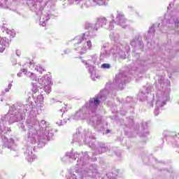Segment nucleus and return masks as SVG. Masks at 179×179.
Segmentation results:
<instances>
[{"label":"nucleus","mask_w":179,"mask_h":179,"mask_svg":"<svg viewBox=\"0 0 179 179\" xmlns=\"http://www.w3.org/2000/svg\"><path fill=\"white\" fill-rule=\"evenodd\" d=\"M110 18L112 19V21H110L109 22V27L107 29H108V30L112 31V30H114V24L115 23V20H114V15L113 14L110 15Z\"/></svg>","instance_id":"obj_28"},{"label":"nucleus","mask_w":179,"mask_h":179,"mask_svg":"<svg viewBox=\"0 0 179 179\" xmlns=\"http://www.w3.org/2000/svg\"><path fill=\"white\" fill-rule=\"evenodd\" d=\"M136 132L143 138H146L149 135V131H148V122H143L139 129H136Z\"/></svg>","instance_id":"obj_17"},{"label":"nucleus","mask_w":179,"mask_h":179,"mask_svg":"<svg viewBox=\"0 0 179 179\" xmlns=\"http://www.w3.org/2000/svg\"><path fill=\"white\" fill-rule=\"evenodd\" d=\"M10 89H12L11 83L8 84V87L6 88L4 90L1 91V92L0 93V101H3V100H5L6 99L5 94L6 93L9 92Z\"/></svg>","instance_id":"obj_25"},{"label":"nucleus","mask_w":179,"mask_h":179,"mask_svg":"<svg viewBox=\"0 0 179 179\" xmlns=\"http://www.w3.org/2000/svg\"><path fill=\"white\" fill-rule=\"evenodd\" d=\"M115 155H116V156H118V157H120V156H121V154H120V153L117 154V152H115Z\"/></svg>","instance_id":"obj_46"},{"label":"nucleus","mask_w":179,"mask_h":179,"mask_svg":"<svg viewBox=\"0 0 179 179\" xmlns=\"http://www.w3.org/2000/svg\"><path fill=\"white\" fill-rule=\"evenodd\" d=\"M106 47H107V45L103 46V48H106Z\"/></svg>","instance_id":"obj_48"},{"label":"nucleus","mask_w":179,"mask_h":179,"mask_svg":"<svg viewBox=\"0 0 179 179\" xmlns=\"http://www.w3.org/2000/svg\"><path fill=\"white\" fill-rule=\"evenodd\" d=\"M171 136H173L174 138L176 146L179 148V133L178 134H176V133L172 132L171 133Z\"/></svg>","instance_id":"obj_29"},{"label":"nucleus","mask_w":179,"mask_h":179,"mask_svg":"<svg viewBox=\"0 0 179 179\" xmlns=\"http://www.w3.org/2000/svg\"><path fill=\"white\" fill-rule=\"evenodd\" d=\"M150 90H152V87L149 85L145 86L138 94L137 98L138 100L141 101H146V100H148V96L149 93H150Z\"/></svg>","instance_id":"obj_16"},{"label":"nucleus","mask_w":179,"mask_h":179,"mask_svg":"<svg viewBox=\"0 0 179 179\" xmlns=\"http://www.w3.org/2000/svg\"><path fill=\"white\" fill-rule=\"evenodd\" d=\"M148 107H149V108H150V107H153V101H150L148 102Z\"/></svg>","instance_id":"obj_37"},{"label":"nucleus","mask_w":179,"mask_h":179,"mask_svg":"<svg viewBox=\"0 0 179 179\" xmlns=\"http://www.w3.org/2000/svg\"><path fill=\"white\" fill-rule=\"evenodd\" d=\"M136 14L137 15V16H139V13L136 12Z\"/></svg>","instance_id":"obj_47"},{"label":"nucleus","mask_w":179,"mask_h":179,"mask_svg":"<svg viewBox=\"0 0 179 179\" xmlns=\"http://www.w3.org/2000/svg\"><path fill=\"white\" fill-rule=\"evenodd\" d=\"M83 140L84 143L85 145H88L91 149H96V145H94V143L96 142V137H94V134L92 133L90 129H85L83 130L82 128H78L76 130V134L73 136V141L71 143H73V142L82 143Z\"/></svg>","instance_id":"obj_7"},{"label":"nucleus","mask_w":179,"mask_h":179,"mask_svg":"<svg viewBox=\"0 0 179 179\" xmlns=\"http://www.w3.org/2000/svg\"><path fill=\"white\" fill-rule=\"evenodd\" d=\"M66 110V108L64 107L59 110V113H62V115H64V113H65Z\"/></svg>","instance_id":"obj_38"},{"label":"nucleus","mask_w":179,"mask_h":179,"mask_svg":"<svg viewBox=\"0 0 179 179\" xmlns=\"http://www.w3.org/2000/svg\"><path fill=\"white\" fill-rule=\"evenodd\" d=\"M109 37L112 41H115L114 44H121V43H118V40H120V34L114 32H111L109 35Z\"/></svg>","instance_id":"obj_26"},{"label":"nucleus","mask_w":179,"mask_h":179,"mask_svg":"<svg viewBox=\"0 0 179 179\" xmlns=\"http://www.w3.org/2000/svg\"><path fill=\"white\" fill-rule=\"evenodd\" d=\"M69 3H74L76 2L77 4L80 2L81 0H68Z\"/></svg>","instance_id":"obj_36"},{"label":"nucleus","mask_w":179,"mask_h":179,"mask_svg":"<svg viewBox=\"0 0 179 179\" xmlns=\"http://www.w3.org/2000/svg\"><path fill=\"white\" fill-rule=\"evenodd\" d=\"M12 2H13V0H0V9H9L12 6ZM46 5L47 3L43 0H36L31 7L32 10L36 12V15H41L39 24L43 27L45 26V22L50 20V13L41 12Z\"/></svg>","instance_id":"obj_5"},{"label":"nucleus","mask_w":179,"mask_h":179,"mask_svg":"<svg viewBox=\"0 0 179 179\" xmlns=\"http://www.w3.org/2000/svg\"><path fill=\"white\" fill-rule=\"evenodd\" d=\"M1 30L3 31V32H6V34H8V36H10V38H13V37H15V35L16 34L15 33V30L12 29V30H9L8 29H5V27H3L1 29Z\"/></svg>","instance_id":"obj_27"},{"label":"nucleus","mask_w":179,"mask_h":179,"mask_svg":"<svg viewBox=\"0 0 179 179\" xmlns=\"http://www.w3.org/2000/svg\"><path fill=\"white\" fill-rule=\"evenodd\" d=\"M115 24L117 26H120L122 29H127L128 25L127 24V18H125V15L120 11H117V15L115 20Z\"/></svg>","instance_id":"obj_14"},{"label":"nucleus","mask_w":179,"mask_h":179,"mask_svg":"<svg viewBox=\"0 0 179 179\" xmlns=\"http://www.w3.org/2000/svg\"><path fill=\"white\" fill-rule=\"evenodd\" d=\"M108 150H110V148H108V146L106 145V143H99L95 152H93L92 155L93 156H96L97 155H101V153H106V152H108Z\"/></svg>","instance_id":"obj_18"},{"label":"nucleus","mask_w":179,"mask_h":179,"mask_svg":"<svg viewBox=\"0 0 179 179\" xmlns=\"http://www.w3.org/2000/svg\"><path fill=\"white\" fill-rule=\"evenodd\" d=\"M178 104H179V102H178Z\"/></svg>","instance_id":"obj_51"},{"label":"nucleus","mask_w":179,"mask_h":179,"mask_svg":"<svg viewBox=\"0 0 179 179\" xmlns=\"http://www.w3.org/2000/svg\"><path fill=\"white\" fill-rule=\"evenodd\" d=\"M44 91L45 92V93H47V94L51 93V87L50 86V85H45Z\"/></svg>","instance_id":"obj_34"},{"label":"nucleus","mask_w":179,"mask_h":179,"mask_svg":"<svg viewBox=\"0 0 179 179\" xmlns=\"http://www.w3.org/2000/svg\"><path fill=\"white\" fill-rule=\"evenodd\" d=\"M113 86H114V85L112 84V85H110V87H113Z\"/></svg>","instance_id":"obj_50"},{"label":"nucleus","mask_w":179,"mask_h":179,"mask_svg":"<svg viewBox=\"0 0 179 179\" xmlns=\"http://www.w3.org/2000/svg\"><path fill=\"white\" fill-rule=\"evenodd\" d=\"M20 50H16V55L17 57H20Z\"/></svg>","instance_id":"obj_42"},{"label":"nucleus","mask_w":179,"mask_h":179,"mask_svg":"<svg viewBox=\"0 0 179 179\" xmlns=\"http://www.w3.org/2000/svg\"><path fill=\"white\" fill-rule=\"evenodd\" d=\"M167 86H170V80H164L163 76H159L158 80L155 81V87L158 90L153 96L154 101H156L155 115H159L162 107L170 100V88Z\"/></svg>","instance_id":"obj_4"},{"label":"nucleus","mask_w":179,"mask_h":179,"mask_svg":"<svg viewBox=\"0 0 179 179\" xmlns=\"http://www.w3.org/2000/svg\"><path fill=\"white\" fill-rule=\"evenodd\" d=\"M38 84L43 85H51V76L47 74L38 80Z\"/></svg>","instance_id":"obj_21"},{"label":"nucleus","mask_w":179,"mask_h":179,"mask_svg":"<svg viewBox=\"0 0 179 179\" xmlns=\"http://www.w3.org/2000/svg\"><path fill=\"white\" fill-rule=\"evenodd\" d=\"M108 3V0H92V2L90 0L83 1V5L81 8L83 9H86L87 8H90V6H95V5H99L101 6L104 5L107 6Z\"/></svg>","instance_id":"obj_12"},{"label":"nucleus","mask_w":179,"mask_h":179,"mask_svg":"<svg viewBox=\"0 0 179 179\" xmlns=\"http://www.w3.org/2000/svg\"><path fill=\"white\" fill-rule=\"evenodd\" d=\"M29 68L31 69H35V71H37V72H39L40 73H43L44 72V69L41 66L40 64H34L33 62H30L29 63Z\"/></svg>","instance_id":"obj_23"},{"label":"nucleus","mask_w":179,"mask_h":179,"mask_svg":"<svg viewBox=\"0 0 179 179\" xmlns=\"http://www.w3.org/2000/svg\"><path fill=\"white\" fill-rule=\"evenodd\" d=\"M20 127L22 128L23 131H24V124L23 123L20 124Z\"/></svg>","instance_id":"obj_39"},{"label":"nucleus","mask_w":179,"mask_h":179,"mask_svg":"<svg viewBox=\"0 0 179 179\" xmlns=\"http://www.w3.org/2000/svg\"><path fill=\"white\" fill-rule=\"evenodd\" d=\"M134 57H136V58H138L139 57V53L138 52H134Z\"/></svg>","instance_id":"obj_43"},{"label":"nucleus","mask_w":179,"mask_h":179,"mask_svg":"<svg viewBox=\"0 0 179 179\" xmlns=\"http://www.w3.org/2000/svg\"><path fill=\"white\" fill-rule=\"evenodd\" d=\"M54 99H51L52 103H54Z\"/></svg>","instance_id":"obj_49"},{"label":"nucleus","mask_w":179,"mask_h":179,"mask_svg":"<svg viewBox=\"0 0 179 179\" xmlns=\"http://www.w3.org/2000/svg\"><path fill=\"white\" fill-rule=\"evenodd\" d=\"M127 73H119L113 80L114 89H120V90H122V89H124V85L127 83Z\"/></svg>","instance_id":"obj_11"},{"label":"nucleus","mask_w":179,"mask_h":179,"mask_svg":"<svg viewBox=\"0 0 179 179\" xmlns=\"http://www.w3.org/2000/svg\"><path fill=\"white\" fill-rule=\"evenodd\" d=\"M174 4L173 3H170L169 6H168V9H171L172 6H173Z\"/></svg>","instance_id":"obj_40"},{"label":"nucleus","mask_w":179,"mask_h":179,"mask_svg":"<svg viewBox=\"0 0 179 179\" xmlns=\"http://www.w3.org/2000/svg\"><path fill=\"white\" fill-rule=\"evenodd\" d=\"M80 154L78 152H73V150L66 152L65 155L62 158V161L64 163H71L72 160H76L79 158Z\"/></svg>","instance_id":"obj_15"},{"label":"nucleus","mask_w":179,"mask_h":179,"mask_svg":"<svg viewBox=\"0 0 179 179\" xmlns=\"http://www.w3.org/2000/svg\"><path fill=\"white\" fill-rule=\"evenodd\" d=\"M131 45L134 48V52L136 51H142L143 50V42L141 36H136L131 41Z\"/></svg>","instance_id":"obj_13"},{"label":"nucleus","mask_w":179,"mask_h":179,"mask_svg":"<svg viewBox=\"0 0 179 179\" xmlns=\"http://www.w3.org/2000/svg\"><path fill=\"white\" fill-rule=\"evenodd\" d=\"M149 64H150L149 61L143 60L142 58L136 59L135 62L136 71H141V69L145 68V66H148Z\"/></svg>","instance_id":"obj_19"},{"label":"nucleus","mask_w":179,"mask_h":179,"mask_svg":"<svg viewBox=\"0 0 179 179\" xmlns=\"http://www.w3.org/2000/svg\"><path fill=\"white\" fill-rule=\"evenodd\" d=\"M28 132L27 134V144L24 152L26 160L29 163L36 160L34 155V145L38 148L44 146L46 141H50L54 136L52 129L49 126L50 124L45 120L38 122L36 118L27 119L26 121Z\"/></svg>","instance_id":"obj_1"},{"label":"nucleus","mask_w":179,"mask_h":179,"mask_svg":"<svg viewBox=\"0 0 179 179\" xmlns=\"http://www.w3.org/2000/svg\"><path fill=\"white\" fill-rule=\"evenodd\" d=\"M40 87H38L37 83H32V92L33 93H37V92H38Z\"/></svg>","instance_id":"obj_30"},{"label":"nucleus","mask_w":179,"mask_h":179,"mask_svg":"<svg viewBox=\"0 0 179 179\" xmlns=\"http://www.w3.org/2000/svg\"><path fill=\"white\" fill-rule=\"evenodd\" d=\"M101 68H102L103 69H110V68H111V64L104 63L101 64Z\"/></svg>","instance_id":"obj_33"},{"label":"nucleus","mask_w":179,"mask_h":179,"mask_svg":"<svg viewBox=\"0 0 179 179\" xmlns=\"http://www.w3.org/2000/svg\"><path fill=\"white\" fill-rule=\"evenodd\" d=\"M89 34H90V32L85 33L83 36H76L73 39L75 43L74 50L78 54H85L87 50H92V47L93 46L92 41L87 39Z\"/></svg>","instance_id":"obj_8"},{"label":"nucleus","mask_w":179,"mask_h":179,"mask_svg":"<svg viewBox=\"0 0 179 179\" xmlns=\"http://www.w3.org/2000/svg\"><path fill=\"white\" fill-rule=\"evenodd\" d=\"M130 124L132 125L134 124V119L132 117L130 118Z\"/></svg>","instance_id":"obj_44"},{"label":"nucleus","mask_w":179,"mask_h":179,"mask_svg":"<svg viewBox=\"0 0 179 179\" xmlns=\"http://www.w3.org/2000/svg\"><path fill=\"white\" fill-rule=\"evenodd\" d=\"M21 71L22 72H25L27 78H29V79H31V80H33L34 82H37V76H36V74L32 72L27 71V70L24 69H22Z\"/></svg>","instance_id":"obj_24"},{"label":"nucleus","mask_w":179,"mask_h":179,"mask_svg":"<svg viewBox=\"0 0 179 179\" xmlns=\"http://www.w3.org/2000/svg\"><path fill=\"white\" fill-rule=\"evenodd\" d=\"M57 125H58V127H61L62 125H64V124H66V121H62V120H59L56 122Z\"/></svg>","instance_id":"obj_35"},{"label":"nucleus","mask_w":179,"mask_h":179,"mask_svg":"<svg viewBox=\"0 0 179 179\" xmlns=\"http://www.w3.org/2000/svg\"><path fill=\"white\" fill-rule=\"evenodd\" d=\"M96 61H97V57H90V59L86 61L81 59V62L85 64V67L88 70V72L90 74V78L92 80H96V79H98L99 78V74H97L96 67L94 66Z\"/></svg>","instance_id":"obj_9"},{"label":"nucleus","mask_w":179,"mask_h":179,"mask_svg":"<svg viewBox=\"0 0 179 179\" xmlns=\"http://www.w3.org/2000/svg\"><path fill=\"white\" fill-rule=\"evenodd\" d=\"M26 114L29 115L27 120L36 118L34 117L36 114V105L33 104V103L26 105L15 103L10 106L8 113L6 115L1 117L0 119V138L3 141V148L12 149V147L15 144V140L13 138H8L9 136L8 132L10 131V129L6 126L7 122H8V124L17 122V121L23 120Z\"/></svg>","instance_id":"obj_2"},{"label":"nucleus","mask_w":179,"mask_h":179,"mask_svg":"<svg viewBox=\"0 0 179 179\" xmlns=\"http://www.w3.org/2000/svg\"><path fill=\"white\" fill-rule=\"evenodd\" d=\"M129 51H131V47L129 45L125 44L123 45L121 43H115L110 46V51L103 50L101 52V55L99 59L101 61H104V59H107V58H110L112 55L114 59H125L127 58V55L129 54Z\"/></svg>","instance_id":"obj_6"},{"label":"nucleus","mask_w":179,"mask_h":179,"mask_svg":"<svg viewBox=\"0 0 179 179\" xmlns=\"http://www.w3.org/2000/svg\"><path fill=\"white\" fill-rule=\"evenodd\" d=\"M71 52V50L69 49H66L64 50V54H69Z\"/></svg>","instance_id":"obj_41"},{"label":"nucleus","mask_w":179,"mask_h":179,"mask_svg":"<svg viewBox=\"0 0 179 179\" xmlns=\"http://www.w3.org/2000/svg\"><path fill=\"white\" fill-rule=\"evenodd\" d=\"M10 44V40L6 37L0 38V52L5 51L6 48H8Z\"/></svg>","instance_id":"obj_20"},{"label":"nucleus","mask_w":179,"mask_h":179,"mask_svg":"<svg viewBox=\"0 0 179 179\" xmlns=\"http://www.w3.org/2000/svg\"><path fill=\"white\" fill-rule=\"evenodd\" d=\"M132 100H134L132 97L127 96L126 100L122 99L121 103H123V104H127V103H132Z\"/></svg>","instance_id":"obj_32"},{"label":"nucleus","mask_w":179,"mask_h":179,"mask_svg":"<svg viewBox=\"0 0 179 179\" xmlns=\"http://www.w3.org/2000/svg\"><path fill=\"white\" fill-rule=\"evenodd\" d=\"M17 76H18V77L22 76V73H17Z\"/></svg>","instance_id":"obj_45"},{"label":"nucleus","mask_w":179,"mask_h":179,"mask_svg":"<svg viewBox=\"0 0 179 179\" xmlns=\"http://www.w3.org/2000/svg\"><path fill=\"white\" fill-rule=\"evenodd\" d=\"M33 97L36 104H40V108H43V106H44L43 104V103H44V96H43V94H41L38 95L37 97L34 96V95Z\"/></svg>","instance_id":"obj_22"},{"label":"nucleus","mask_w":179,"mask_h":179,"mask_svg":"<svg viewBox=\"0 0 179 179\" xmlns=\"http://www.w3.org/2000/svg\"><path fill=\"white\" fill-rule=\"evenodd\" d=\"M96 22L93 24L92 22H85V29L86 30H91V31H97L99 29L104 27L107 24V19L103 16H99L96 19Z\"/></svg>","instance_id":"obj_10"},{"label":"nucleus","mask_w":179,"mask_h":179,"mask_svg":"<svg viewBox=\"0 0 179 179\" xmlns=\"http://www.w3.org/2000/svg\"><path fill=\"white\" fill-rule=\"evenodd\" d=\"M106 177L108 179H117V174H115L113 172H110V173H108L106 174Z\"/></svg>","instance_id":"obj_31"},{"label":"nucleus","mask_w":179,"mask_h":179,"mask_svg":"<svg viewBox=\"0 0 179 179\" xmlns=\"http://www.w3.org/2000/svg\"><path fill=\"white\" fill-rule=\"evenodd\" d=\"M107 90L100 92L95 96L90 98L88 102L83 106V108L76 112L74 115H71L70 120H75V121H79V120H86L87 124L94 127L99 132H103V134H110V131L107 129L105 131V128L101 123V117L97 115V108L100 106L101 101L106 100V94Z\"/></svg>","instance_id":"obj_3"}]
</instances>
